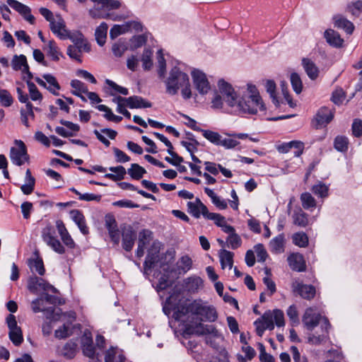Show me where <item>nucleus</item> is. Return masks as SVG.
<instances>
[{
	"label": "nucleus",
	"instance_id": "obj_1",
	"mask_svg": "<svg viewBox=\"0 0 362 362\" xmlns=\"http://www.w3.org/2000/svg\"><path fill=\"white\" fill-rule=\"evenodd\" d=\"M218 86L226 104L238 114H256L264 110L265 107L255 86L248 85L247 93L238 95L232 86L223 79L218 81Z\"/></svg>",
	"mask_w": 362,
	"mask_h": 362
},
{
	"label": "nucleus",
	"instance_id": "obj_2",
	"mask_svg": "<svg viewBox=\"0 0 362 362\" xmlns=\"http://www.w3.org/2000/svg\"><path fill=\"white\" fill-rule=\"evenodd\" d=\"M189 315L199 317L200 321L215 322L218 318L215 308L201 300H194L187 305L179 306L173 313V318L185 325L191 322L188 320Z\"/></svg>",
	"mask_w": 362,
	"mask_h": 362
},
{
	"label": "nucleus",
	"instance_id": "obj_3",
	"mask_svg": "<svg viewBox=\"0 0 362 362\" xmlns=\"http://www.w3.org/2000/svg\"><path fill=\"white\" fill-rule=\"evenodd\" d=\"M166 92L174 95L181 89V94L185 99H189L192 97L191 86L188 75L182 71L178 67H173L169 76L165 81Z\"/></svg>",
	"mask_w": 362,
	"mask_h": 362
},
{
	"label": "nucleus",
	"instance_id": "obj_4",
	"mask_svg": "<svg viewBox=\"0 0 362 362\" xmlns=\"http://www.w3.org/2000/svg\"><path fill=\"white\" fill-rule=\"evenodd\" d=\"M320 322L322 329H325V332H327L330 326L327 318L322 317L321 315L317 313L312 308L306 309L303 317V322L308 329L310 331L313 330Z\"/></svg>",
	"mask_w": 362,
	"mask_h": 362
},
{
	"label": "nucleus",
	"instance_id": "obj_5",
	"mask_svg": "<svg viewBox=\"0 0 362 362\" xmlns=\"http://www.w3.org/2000/svg\"><path fill=\"white\" fill-rule=\"evenodd\" d=\"M14 146L10 148L9 158L11 162L18 166H21L25 163L29 162V155L28 154L27 147L21 140L16 139Z\"/></svg>",
	"mask_w": 362,
	"mask_h": 362
},
{
	"label": "nucleus",
	"instance_id": "obj_6",
	"mask_svg": "<svg viewBox=\"0 0 362 362\" xmlns=\"http://www.w3.org/2000/svg\"><path fill=\"white\" fill-rule=\"evenodd\" d=\"M97 4H101V7H93L89 10V15L93 18H109L110 14L103 11V8L109 10L117 9L121 6V2L118 0H91Z\"/></svg>",
	"mask_w": 362,
	"mask_h": 362
},
{
	"label": "nucleus",
	"instance_id": "obj_7",
	"mask_svg": "<svg viewBox=\"0 0 362 362\" xmlns=\"http://www.w3.org/2000/svg\"><path fill=\"white\" fill-rule=\"evenodd\" d=\"M184 325V333L185 334H195L202 336L211 334L214 337H218L219 333L216 328L212 325H204L202 322L186 323Z\"/></svg>",
	"mask_w": 362,
	"mask_h": 362
},
{
	"label": "nucleus",
	"instance_id": "obj_8",
	"mask_svg": "<svg viewBox=\"0 0 362 362\" xmlns=\"http://www.w3.org/2000/svg\"><path fill=\"white\" fill-rule=\"evenodd\" d=\"M41 236L46 245L55 252L60 255L65 253V247L55 236V230L52 225H47L42 229Z\"/></svg>",
	"mask_w": 362,
	"mask_h": 362
},
{
	"label": "nucleus",
	"instance_id": "obj_9",
	"mask_svg": "<svg viewBox=\"0 0 362 362\" xmlns=\"http://www.w3.org/2000/svg\"><path fill=\"white\" fill-rule=\"evenodd\" d=\"M44 301L47 302L51 305L62 304L63 302L57 296L49 295L48 293H44L40 298H36L31 303V308L34 313L39 312H47L48 313L52 314L54 312V309L52 307L49 308H45L44 306Z\"/></svg>",
	"mask_w": 362,
	"mask_h": 362
},
{
	"label": "nucleus",
	"instance_id": "obj_10",
	"mask_svg": "<svg viewBox=\"0 0 362 362\" xmlns=\"http://www.w3.org/2000/svg\"><path fill=\"white\" fill-rule=\"evenodd\" d=\"M191 74L197 91L202 95L206 94L210 90L211 86L206 74L199 69L192 70Z\"/></svg>",
	"mask_w": 362,
	"mask_h": 362
},
{
	"label": "nucleus",
	"instance_id": "obj_11",
	"mask_svg": "<svg viewBox=\"0 0 362 362\" xmlns=\"http://www.w3.org/2000/svg\"><path fill=\"white\" fill-rule=\"evenodd\" d=\"M6 322L9 328V339L16 346H19L23 340L22 331L18 326L16 317L10 314L6 318Z\"/></svg>",
	"mask_w": 362,
	"mask_h": 362
},
{
	"label": "nucleus",
	"instance_id": "obj_12",
	"mask_svg": "<svg viewBox=\"0 0 362 362\" xmlns=\"http://www.w3.org/2000/svg\"><path fill=\"white\" fill-rule=\"evenodd\" d=\"M254 325L256 327L257 334L262 337L266 329L273 330L274 323L273 320V315L270 310L265 312L262 316L257 319Z\"/></svg>",
	"mask_w": 362,
	"mask_h": 362
},
{
	"label": "nucleus",
	"instance_id": "obj_13",
	"mask_svg": "<svg viewBox=\"0 0 362 362\" xmlns=\"http://www.w3.org/2000/svg\"><path fill=\"white\" fill-rule=\"evenodd\" d=\"M28 288L34 293H37L40 289L44 291H52V293L57 292V289L52 285H50L44 279L37 276L32 277L29 279Z\"/></svg>",
	"mask_w": 362,
	"mask_h": 362
},
{
	"label": "nucleus",
	"instance_id": "obj_14",
	"mask_svg": "<svg viewBox=\"0 0 362 362\" xmlns=\"http://www.w3.org/2000/svg\"><path fill=\"white\" fill-rule=\"evenodd\" d=\"M292 289L294 293L307 300L313 298L316 293L315 288L313 286L304 284L299 281H295L292 284Z\"/></svg>",
	"mask_w": 362,
	"mask_h": 362
},
{
	"label": "nucleus",
	"instance_id": "obj_15",
	"mask_svg": "<svg viewBox=\"0 0 362 362\" xmlns=\"http://www.w3.org/2000/svg\"><path fill=\"white\" fill-rule=\"evenodd\" d=\"M187 205L188 212L194 218H199L202 215L204 218H206L209 211L199 198H197L194 202H187Z\"/></svg>",
	"mask_w": 362,
	"mask_h": 362
},
{
	"label": "nucleus",
	"instance_id": "obj_16",
	"mask_svg": "<svg viewBox=\"0 0 362 362\" xmlns=\"http://www.w3.org/2000/svg\"><path fill=\"white\" fill-rule=\"evenodd\" d=\"M8 6L19 13L30 24H34L35 17L30 13V8L16 0H6Z\"/></svg>",
	"mask_w": 362,
	"mask_h": 362
},
{
	"label": "nucleus",
	"instance_id": "obj_17",
	"mask_svg": "<svg viewBox=\"0 0 362 362\" xmlns=\"http://www.w3.org/2000/svg\"><path fill=\"white\" fill-rule=\"evenodd\" d=\"M122 247L126 251H131L136 240V233L131 226L122 228Z\"/></svg>",
	"mask_w": 362,
	"mask_h": 362
},
{
	"label": "nucleus",
	"instance_id": "obj_18",
	"mask_svg": "<svg viewBox=\"0 0 362 362\" xmlns=\"http://www.w3.org/2000/svg\"><path fill=\"white\" fill-rule=\"evenodd\" d=\"M116 100L119 101H124L125 105L128 106L129 108H146L151 107L152 104L145 100L140 96H131L127 98H122L121 96H118L116 98Z\"/></svg>",
	"mask_w": 362,
	"mask_h": 362
},
{
	"label": "nucleus",
	"instance_id": "obj_19",
	"mask_svg": "<svg viewBox=\"0 0 362 362\" xmlns=\"http://www.w3.org/2000/svg\"><path fill=\"white\" fill-rule=\"evenodd\" d=\"M333 117V113L329 108L326 107H321L315 117L316 127L318 128L326 125L332 121Z\"/></svg>",
	"mask_w": 362,
	"mask_h": 362
},
{
	"label": "nucleus",
	"instance_id": "obj_20",
	"mask_svg": "<svg viewBox=\"0 0 362 362\" xmlns=\"http://www.w3.org/2000/svg\"><path fill=\"white\" fill-rule=\"evenodd\" d=\"M289 267L294 271L303 272L305 270V264L303 255L298 253H293L288 257Z\"/></svg>",
	"mask_w": 362,
	"mask_h": 362
},
{
	"label": "nucleus",
	"instance_id": "obj_21",
	"mask_svg": "<svg viewBox=\"0 0 362 362\" xmlns=\"http://www.w3.org/2000/svg\"><path fill=\"white\" fill-rule=\"evenodd\" d=\"M302 66L311 80H315L318 77L319 69L310 59L303 58Z\"/></svg>",
	"mask_w": 362,
	"mask_h": 362
},
{
	"label": "nucleus",
	"instance_id": "obj_22",
	"mask_svg": "<svg viewBox=\"0 0 362 362\" xmlns=\"http://www.w3.org/2000/svg\"><path fill=\"white\" fill-rule=\"evenodd\" d=\"M70 215L71 219L78 226L81 232L83 235H87L88 233V228L86 226L85 217L83 214L79 210L73 209L70 211Z\"/></svg>",
	"mask_w": 362,
	"mask_h": 362
},
{
	"label": "nucleus",
	"instance_id": "obj_23",
	"mask_svg": "<svg viewBox=\"0 0 362 362\" xmlns=\"http://www.w3.org/2000/svg\"><path fill=\"white\" fill-rule=\"evenodd\" d=\"M51 30L62 39L66 38L67 31L65 29L64 21L61 17H57V20L54 19L49 23Z\"/></svg>",
	"mask_w": 362,
	"mask_h": 362
},
{
	"label": "nucleus",
	"instance_id": "obj_24",
	"mask_svg": "<svg viewBox=\"0 0 362 362\" xmlns=\"http://www.w3.org/2000/svg\"><path fill=\"white\" fill-rule=\"evenodd\" d=\"M66 37L69 38L74 44L73 46L77 47L79 49H83V50L85 52L90 51V47L88 42L85 40L82 33L77 32L67 34Z\"/></svg>",
	"mask_w": 362,
	"mask_h": 362
},
{
	"label": "nucleus",
	"instance_id": "obj_25",
	"mask_svg": "<svg viewBox=\"0 0 362 362\" xmlns=\"http://www.w3.org/2000/svg\"><path fill=\"white\" fill-rule=\"evenodd\" d=\"M324 35L327 43H329L331 46L334 47H341L342 46L344 40L335 30L328 29L325 32Z\"/></svg>",
	"mask_w": 362,
	"mask_h": 362
},
{
	"label": "nucleus",
	"instance_id": "obj_26",
	"mask_svg": "<svg viewBox=\"0 0 362 362\" xmlns=\"http://www.w3.org/2000/svg\"><path fill=\"white\" fill-rule=\"evenodd\" d=\"M93 133L97 139L107 147L110 145V142L102 134H106L110 139H115L117 134L116 131L107 128L103 129L100 132L95 129L93 131Z\"/></svg>",
	"mask_w": 362,
	"mask_h": 362
},
{
	"label": "nucleus",
	"instance_id": "obj_27",
	"mask_svg": "<svg viewBox=\"0 0 362 362\" xmlns=\"http://www.w3.org/2000/svg\"><path fill=\"white\" fill-rule=\"evenodd\" d=\"M334 26L341 28L345 30V32L347 34H352V33L354 30V24L347 20L346 18H344L341 16H337L334 17Z\"/></svg>",
	"mask_w": 362,
	"mask_h": 362
},
{
	"label": "nucleus",
	"instance_id": "obj_28",
	"mask_svg": "<svg viewBox=\"0 0 362 362\" xmlns=\"http://www.w3.org/2000/svg\"><path fill=\"white\" fill-rule=\"evenodd\" d=\"M83 353L88 358H93L95 356V349L93 346L91 337L85 332L83 339Z\"/></svg>",
	"mask_w": 362,
	"mask_h": 362
},
{
	"label": "nucleus",
	"instance_id": "obj_29",
	"mask_svg": "<svg viewBox=\"0 0 362 362\" xmlns=\"http://www.w3.org/2000/svg\"><path fill=\"white\" fill-rule=\"evenodd\" d=\"M234 254L226 250H221L219 252V259L221 268L224 269L226 267L230 269L233 265Z\"/></svg>",
	"mask_w": 362,
	"mask_h": 362
},
{
	"label": "nucleus",
	"instance_id": "obj_30",
	"mask_svg": "<svg viewBox=\"0 0 362 362\" xmlns=\"http://www.w3.org/2000/svg\"><path fill=\"white\" fill-rule=\"evenodd\" d=\"M11 65L14 71H21V72L23 70L27 69L28 66L27 58L23 54H15L12 58Z\"/></svg>",
	"mask_w": 362,
	"mask_h": 362
},
{
	"label": "nucleus",
	"instance_id": "obj_31",
	"mask_svg": "<svg viewBox=\"0 0 362 362\" xmlns=\"http://www.w3.org/2000/svg\"><path fill=\"white\" fill-rule=\"evenodd\" d=\"M125 357L117 348H111L106 351L105 362H124Z\"/></svg>",
	"mask_w": 362,
	"mask_h": 362
},
{
	"label": "nucleus",
	"instance_id": "obj_32",
	"mask_svg": "<svg viewBox=\"0 0 362 362\" xmlns=\"http://www.w3.org/2000/svg\"><path fill=\"white\" fill-rule=\"evenodd\" d=\"M107 29V24L103 22L95 30V40L100 46H103L106 42Z\"/></svg>",
	"mask_w": 362,
	"mask_h": 362
},
{
	"label": "nucleus",
	"instance_id": "obj_33",
	"mask_svg": "<svg viewBox=\"0 0 362 362\" xmlns=\"http://www.w3.org/2000/svg\"><path fill=\"white\" fill-rule=\"evenodd\" d=\"M284 236L282 234L274 238L269 243L270 250L272 252L279 254L284 252Z\"/></svg>",
	"mask_w": 362,
	"mask_h": 362
},
{
	"label": "nucleus",
	"instance_id": "obj_34",
	"mask_svg": "<svg viewBox=\"0 0 362 362\" xmlns=\"http://www.w3.org/2000/svg\"><path fill=\"white\" fill-rule=\"evenodd\" d=\"M77 351V344L73 340L69 341L62 349V355L66 358H73Z\"/></svg>",
	"mask_w": 362,
	"mask_h": 362
},
{
	"label": "nucleus",
	"instance_id": "obj_35",
	"mask_svg": "<svg viewBox=\"0 0 362 362\" xmlns=\"http://www.w3.org/2000/svg\"><path fill=\"white\" fill-rule=\"evenodd\" d=\"M109 170L115 173V174L107 173L105 175V177L113 181H118L122 180L127 173L125 168L122 165H119L117 167H110Z\"/></svg>",
	"mask_w": 362,
	"mask_h": 362
},
{
	"label": "nucleus",
	"instance_id": "obj_36",
	"mask_svg": "<svg viewBox=\"0 0 362 362\" xmlns=\"http://www.w3.org/2000/svg\"><path fill=\"white\" fill-rule=\"evenodd\" d=\"M18 98L21 103H25V107L28 109V114L30 115L31 118L34 119L35 114L33 112V106L30 102H29L28 95L24 93L21 88L18 87L16 88Z\"/></svg>",
	"mask_w": 362,
	"mask_h": 362
},
{
	"label": "nucleus",
	"instance_id": "obj_37",
	"mask_svg": "<svg viewBox=\"0 0 362 362\" xmlns=\"http://www.w3.org/2000/svg\"><path fill=\"white\" fill-rule=\"evenodd\" d=\"M192 265V259L187 256H183L181 258L179 259V260L177 262V269L179 272V274L181 273H186L188 272Z\"/></svg>",
	"mask_w": 362,
	"mask_h": 362
},
{
	"label": "nucleus",
	"instance_id": "obj_38",
	"mask_svg": "<svg viewBox=\"0 0 362 362\" xmlns=\"http://www.w3.org/2000/svg\"><path fill=\"white\" fill-rule=\"evenodd\" d=\"M201 132L203 136L213 144L219 146L221 144L222 136L219 133L203 129L201 130Z\"/></svg>",
	"mask_w": 362,
	"mask_h": 362
},
{
	"label": "nucleus",
	"instance_id": "obj_39",
	"mask_svg": "<svg viewBox=\"0 0 362 362\" xmlns=\"http://www.w3.org/2000/svg\"><path fill=\"white\" fill-rule=\"evenodd\" d=\"M47 54L52 57L54 61L59 60L61 56H62L56 43L53 40L48 42V44L45 48Z\"/></svg>",
	"mask_w": 362,
	"mask_h": 362
},
{
	"label": "nucleus",
	"instance_id": "obj_40",
	"mask_svg": "<svg viewBox=\"0 0 362 362\" xmlns=\"http://www.w3.org/2000/svg\"><path fill=\"white\" fill-rule=\"evenodd\" d=\"M293 223L300 227H305L308 224V215L301 209L294 211L293 215Z\"/></svg>",
	"mask_w": 362,
	"mask_h": 362
},
{
	"label": "nucleus",
	"instance_id": "obj_41",
	"mask_svg": "<svg viewBox=\"0 0 362 362\" xmlns=\"http://www.w3.org/2000/svg\"><path fill=\"white\" fill-rule=\"evenodd\" d=\"M130 30V25L129 24H125V25H115L110 31V37L112 40H114L117 37H118L119 35L124 34L127 32H128Z\"/></svg>",
	"mask_w": 362,
	"mask_h": 362
},
{
	"label": "nucleus",
	"instance_id": "obj_42",
	"mask_svg": "<svg viewBox=\"0 0 362 362\" xmlns=\"http://www.w3.org/2000/svg\"><path fill=\"white\" fill-rule=\"evenodd\" d=\"M146 170L136 163L131 165V168L128 169L129 175L135 180H139L146 173Z\"/></svg>",
	"mask_w": 362,
	"mask_h": 362
},
{
	"label": "nucleus",
	"instance_id": "obj_43",
	"mask_svg": "<svg viewBox=\"0 0 362 362\" xmlns=\"http://www.w3.org/2000/svg\"><path fill=\"white\" fill-rule=\"evenodd\" d=\"M203 281L200 277H189L186 282V287L190 292L197 291L202 286Z\"/></svg>",
	"mask_w": 362,
	"mask_h": 362
},
{
	"label": "nucleus",
	"instance_id": "obj_44",
	"mask_svg": "<svg viewBox=\"0 0 362 362\" xmlns=\"http://www.w3.org/2000/svg\"><path fill=\"white\" fill-rule=\"evenodd\" d=\"M302 206L305 209L314 208L316 206V201L314 197L308 192H305L300 195Z\"/></svg>",
	"mask_w": 362,
	"mask_h": 362
},
{
	"label": "nucleus",
	"instance_id": "obj_45",
	"mask_svg": "<svg viewBox=\"0 0 362 362\" xmlns=\"http://www.w3.org/2000/svg\"><path fill=\"white\" fill-rule=\"evenodd\" d=\"M292 239L293 243L296 245L301 247H306L308 244V235L303 232L294 233L292 236Z\"/></svg>",
	"mask_w": 362,
	"mask_h": 362
},
{
	"label": "nucleus",
	"instance_id": "obj_46",
	"mask_svg": "<svg viewBox=\"0 0 362 362\" xmlns=\"http://www.w3.org/2000/svg\"><path fill=\"white\" fill-rule=\"evenodd\" d=\"M42 77L50 85V87H47V88L54 95H58L56 90H59L60 86L56 78L51 74H44Z\"/></svg>",
	"mask_w": 362,
	"mask_h": 362
},
{
	"label": "nucleus",
	"instance_id": "obj_47",
	"mask_svg": "<svg viewBox=\"0 0 362 362\" xmlns=\"http://www.w3.org/2000/svg\"><path fill=\"white\" fill-rule=\"evenodd\" d=\"M290 80L293 90L297 94L300 93L303 89V83L299 75L296 73H292L291 74Z\"/></svg>",
	"mask_w": 362,
	"mask_h": 362
},
{
	"label": "nucleus",
	"instance_id": "obj_48",
	"mask_svg": "<svg viewBox=\"0 0 362 362\" xmlns=\"http://www.w3.org/2000/svg\"><path fill=\"white\" fill-rule=\"evenodd\" d=\"M26 83L28 85L30 96L32 100H42V95L38 90L37 88L33 82L27 80Z\"/></svg>",
	"mask_w": 362,
	"mask_h": 362
},
{
	"label": "nucleus",
	"instance_id": "obj_49",
	"mask_svg": "<svg viewBox=\"0 0 362 362\" xmlns=\"http://www.w3.org/2000/svg\"><path fill=\"white\" fill-rule=\"evenodd\" d=\"M153 54V52L149 49H145L144 50L141 62L143 64V67L145 70H149L153 66V62L151 59V57Z\"/></svg>",
	"mask_w": 362,
	"mask_h": 362
},
{
	"label": "nucleus",
	"instance_id": "obj_50",
	"mask_svg": "<svg viewBox=\"0 0 362 362\" xmlns=\"http://www.w3.org/2000/svg\"><path fill=\"white\" fill-rule=\"evenodd\" d=\"M127 49V45L124 42L121 40L113 44L112 51L115 57H120Z\"/></svg>",
	"mask_w": 362,
	"mask_h": 362
},
{
	"label": "nucleus",
	"instance_id": "obj_51",
	"mask_svg": "<svg viewBox=\"0 0 362 362\" xmlns=\"http://www.w3.org/2000/svg\"><path fill=\"white\" fill-rule=\"evenodd\" d=\"M334 146L338 151H346L348 148V139L344 136H338L334 139Z\"/></svg>",
	"mask_w": 362,
	"mask_h": 362
},
{
	"label": "nucleus",
	"instance_id": "obj_52",
	"mask_svg": "<svg viewBox=\"0 0 362 362\" xmlns=\"http://www.w3.org/2000/svg\"><path fill=\"white\" fill-rule=\"evenodd\" d=\"M152 240V232L149 230L144 229L139 235L138 244L146 247L147 244Z\"/></svg>",
	"mask_w": 362,
	"mask_h": 362
},
{
	"label": "nucleus",
	"instance_id": "obj_53",
	"mask_svg": "<svg viewBox=\"0 0 362 362\" xmlns=\"http://www.w3.org/2000/svg\"><path fill=\"white\" fill-rule=\"evenodd\" d=\"M313 193L322 198L327 197L328 196L329 188L325 184L319 182L315 185L312 189Z\"/></svg>",
	"mask_w": 362,
	"mask_h": 362
},
{
	"label": "nucleus",
	"instance_id": "obj_54",
	"mask_svg": "<svg viewBox=\"0 0 362 362\" xmlns=\"http://www.w3.org/2000/svg\"><path fill=\"white\" fill-rule=\"evenodd\" d=\"M13 102V97L7 90H0V103L3 106L9 107Z\"/></svg>",
	"mask_w": 362,
	"mask_h": 362
},
{
	"label": "nucleus",
	"instance_id": "obj_55",
	"mask_svg": "<svg viewBox=\"0 0 362 362\" xmlns=\"http://www.w3.org/2000/svg\"><path fill=\"white\" fill-rule=\"evenodd\" d=\"M29 266L31 269L35 270L40 275L45 274L43 262L41 259H35L30 261Z\"/></svg>",
	"mask_w": 362,
	"mask_h": 362
},
{
	"label": "nucleus",
	"instance_id": "obj_56",
	"mask_svg": "<svg viewBox=\"0 0 362 362\" xmlns=\"http://www.w3.org/2000/svg\"><path fill=\"white\" fill-rule=\"evenodd\" d=\"M228 246L235 250L238 248L242 243L240 237L235 233H232L227 238Z\"/></svg>",
	"mask_w": 362,
	"mask_h": 362
},
{
	"label": "nucleus",
	"instance_id": "obj_57",
	"mask_svg": "<svg viewBox=\"0 0 362 362\" xmlns=\"http://www.w3.org/2000/svg\"><path fill=\"white\" fill-rule=\"evenodd\" d=\"M273 315L274 323L275 322L277 327H283L285 325L284 315L282 310L276 309L272 312Z\"/></svg>",
	"mask_w": 362,
	"mask_h": 362
},
{
	"label": "nucleus",
	"instance_id": "obj_58",
	"mask_svg": "<svg viewBox=\"0 0 362 362\" xmlns=\"http://www.w3.org/2000/svg\"><path fill=\"white\" fill-rule=\"evenodd\" d=\"M157 58H158V74L160 77H164L165 69H166V64L165 60L163 57V54L161 49L158 50L157 52Z\"/></svg>",
	"mask_w": 362,
	"mask_h": 362
},
{
	"label": "nucleus",
	"instance_id": "obj_59",
	"mask_svg": "<svg viewBox=\"0 0 362 362\" xmlns=\"http://www.w3.org/2000/svg\"><path fill=\"white\" fill-rule=\"evenodd\" d=\"M146 42V37L143 35H136L131 39V49H135L141 47Z\"/></svg>",
	"mask_w": 362,
	"mask_h": 362
},
{
	"label": "nucleus",
	"instance_id": "obj_60",
	"mask_svg": "<svg viewBox=\"0 0 362 362\" xmlns=\"http://www.w3.org/2000/svg\"><path fill=\"white\" fill-rule=\"evenodd\" d=\"M71 334L69 326L65 325L56 329L54 332L55 337L59 339L66 338L70 336Z\"/></svg>",
	"mask_w": 362,
	"mask_h": 362
},
{
	"label": "nucleus",
	"instance_id": "obj_61",
	"mask_svg": "<svg viewBox=\"0 0 362 362\" xmlns=\"http://www.w3.org/2000/svg\"><path fill=\"white\" fill-rule=\"evenodd\" d=\"M345 99V93L341 88L336 89L332 95V100L334 104L340 105Z\"/></svg>",
	"mask_w": 362,
	"mask_h": 362
},
{
	"label": "nucleus",
	"instance_id": "obj_62",
	"mask_svg": "<svg viewBox=\"0 0 362 362\" xmlns=\"http://www.w3.org/2000/svg\"><path fill=\"white\" fill-rule=\"evenodd\" d=\"M255 251L257 254V261L258 262H264L268 256L266 250L264 249L263 245L257 244L255 246Z\"/></svg>",
	"mask_w": 362,
	"mask_h": 362
},
{
	"label": "nucleus",
	"instance_id": "obj_63",
	"mask_svg": "<svg viewBox=\"0 0 362 362\" xmlns=\"http://www.w3.org/2000/svg\"><path fill=\"white\" fill-rule=\"evenodd\" d=\"M158 256L156 255L148 253L146 257V260L144 262V272L145 273H148V272L153 267V265L157 262Z\"/></svg>",
	"mask_w": 362,
	"mask_h": 362
},
{
	"label": "nucleus",
	"instance_id": "obj_64",
	"mask_svg": "<svg viewBox=\"0 0 362 362\" xmlns=\"http://www.w3.org/2000/svg\"><path fill=\"white\" fill-rule=\"evenodd\" d=\"M287 315L292 322V325H295L298 324V314L296 307L294 305H291L287 310Z\"/></svg>",
	"mask_w": 362,
	"mask_h": 362
}]
</instances>
